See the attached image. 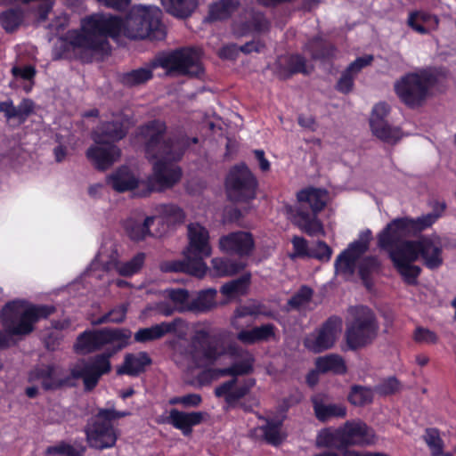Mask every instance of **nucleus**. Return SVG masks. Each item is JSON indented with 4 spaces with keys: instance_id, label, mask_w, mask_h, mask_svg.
Listing matches in <instances>:
<instances>
[{
    "instance_id": "f257e3e1",
    "label": "nucleus",
    "mask_w": 456,
    "mask_h": 456,
    "mask_svg": "<svg viewBox=\"0 0 456 456\" xmlns=\"http://www.w3.org/2000/svg\"><path fill=\"white\" fill-rule=\"evenodd\" d=\"M161 19L162 12L155 6L133 7L124 19L93 13L81 20L79 29L68 33L60 47L61 55L66 57L69 49H79L80 61L92 62L94 54L107 53L110 48L108 37H116L121 33L130 39L163 40L166 31Z\"/></svg>"
},
{
    "instance_id": "f03ea898",
    "label": "nucleus",
    "mask_w": 456,
    "mask_h": 456,
    "mask_svg": "<svg viewBox=\"0 0 456 456\" xmlns=\"http://www.w3.org/2000/svg\"><path fill=\"white\" fill-rule=\"evenodd\" d=\"M139 135L144 140L146 158L153 163V175L149 181L142 183L143 188L137 194L149 196L152 191H162L174 187L182 178V168L175 165L181 160L191 143H197L198 137L190 138L177 135L164 138L167 125L160 119H152L138 128Z\"/></svg>"
},
{
    "instance_id": "7ed1b4c3",
    "label": "nucleus",
    "mask_w": 456,
    "mask_h": 456,
    "mask_svg": "<svg viewBox=\"0 0 456 456\" xmlns=\"http://www.w3.org/2000/svg\"><path fill=\"white\" fill-rule=\"evenodd\" d=\"M445 208V203H436L432 213L417 218L403 216L393 219L378 234V247L389 248L400 241L408 240V238L418 236L437 221Z\"/></svg>"
},
{
    "instance_id": "20e7f679",
    "label": "nucleus",
    "mask_w": 456,
    "mask_h": 456,
    "mask_svg": "<svg viewBox=\"0 0 456 456\" xmlns=\"http://www.w3.org/2000/svg\"><path fill=\"white\" fill-rule=\"evenodd\" d=\"M23 301L7 302L1 310L0 318L3 327L12 335H29L35 330V324L47 319L56 312L53 305H29L22 312Z\"/></svg>"
},
{
    "instance_id": "39448f33",
    "label": "nucleus",
    "mask_w": 456,
    "mask_h": 456,
    "mask_svg": "<svg viewBox=\"0 0 456 456\" xmlns=\"http://www.w3.org/2000/svg\"><path fill=\"white\" fill-rule=\"evenodd\" d=\"M256 359L251 353H247V356L234 362L226 368L219 369L221 376H231L232 379L223 382L215 388V395L224 399L227 408H235L239 401L249 394L250 390L256 386V379L253 378L243 380L239 386L235 387L239 376L251 374L254 371Z\"/></svg>"
},
{
    "instance_id": "423d86ee",
    "label": "nucleus",
    "mask_w": 456,
    "mask_h": 456,
    "mask_svg": "<svg viewBox=\"0 0 456 456\" xmlns=\"http://www.w3.org/2000/svg\"><path fill=\"white\" fill-rule=\"evenodd\" d=\"M132 331L125 328H102L86 330L76 340L74 348L80 354H91L102 350L107 345L112 347L104 353H111V356L127 347L131 344Z\"/></svg>"
},
{
    "instance_id": "0eeeda50",
    "label": "nucleus",
    "mask_w": 456,
    "mask_h": 456,
    "mask_svg": "<svg viewBox=\"0 0 456 456\" xmlns=\"http://www.w3.org/2000/svg\"><path fill=\"white\" fill-rule=\"evenodd\" d=\"M352 320L346 323L345 340L351 351L364 348L377 338L379 324L375 313L366 305L351 309Z\"/></svg>"
},
{
    "instance_id": "6e6552de",
    "label": "nucleus",
    "mask_w": 456,
    "mask_h": 456,
    "mask_svg": "<svg viewBox=\"0 0 456 456\" xmlns=\"http://www.w3.org/2000/svg\"><path fill=\"white\" fill-rule=\"evenodd\" d=\"M129 415L130 412L126 411L100 409L85 428L88 446L100 451L114 447L118 435L112 421Z\"/></svg>"
},
{
    "instance_id": "1a4fd4ad",
    "label": "nucleus",
    "mask_w": 456,
    "mask_h": 456,
    "mask_svg": "<svg viewBox=\"0 0 456 456\" xmlns=\"http://www.w3.org/2000/svg\"><path fill=\"white\" fill-rule=\"evenodd\" d=\"M224 184L226 199L232 203L248 204L256 199L259 182L244 162L229 169Z\"/></svg>"
},
{
    "instance_id": "9d476101",
    "label": "nucleus",
    "mask_w": 456,
    "mask_h": 456,
    "mask_svg": "<svg viewBox=\"0 0 456 456\" xmlns=\"http://www.w3.org/2000/svg\"><path fill=\"white\" fill-rule=\"evenodd\" d=\"M435 77L427 71L409 72L396 80L395 92L400 101L410 108L420 106L426 100Z\"/></svg>"
},
{
    "instance_id": "9b49d317",
    "label": "nucleus",
    "mask_w": 456,
    "mask_h": 456,
    "mask_svg": "<svg viewBox=\"0 0 456 456\" xmlns=\"http://www.w3.org/2000/svg\"><path fill=\"white\" fill-rule=\"evenodd\" d=\"M200 59V53L193 47H179L158 52L151 60V68H161L168 76L189 74Z\"/></svg>"
},
{
    "instance_id": "f8f14e48",
    "label": "nucleus",
    "mask_w": 456,
    "mask_h": 456,
    "mask_svg": "<svg viewBox=\"0 0 456 456\" xmlns=\"http://www.w3.org/2000/svg\"><path fill=\"white\" fill-rule=\"evenodd\" d=\"M189 245L183 251V260L164 261L163 273H183L200 278V222L188 225Z\"/></svg>"
},
{
    "instance_id": "ddd939ff",
    "label": "nucleus",
    "mask_w": 456,
    "mask_h": 456,
    "mask_svg": "<svg viewBox=\"0 0 456 456\" xmlns=\"http://www.w3.org/2000/svg\"><path fill=\"white\" fill-rule=\"evenodd\" d=\"M111 353H102L94 357L91 362H82L70 370V377L81 379L86 391H92L98 385L100 379L111 370Z\"/></svg>"
},
{
    "instance_id": "4468645a",
    "label": "nucleus",
    "mask_w": 456,
    "mask_h": 456,
    "mask_svg": "<svg viewBox=\"0 0 456 456\" xmlns=\"http://www.w3.org/2000/svg\"><path fill=\"white\" fill-rule=\"evenodd\" d=\"M189 329V323L183 318L177 317L171 322H162L150 327L140 328L134 334V342L147 344L161 339L167 334H175L179 339L186 340Z\"/></svg>"
},
{
    "instance_id": "2eb2a0df",
    "label": "nucleus",
    "mask_w": 456,
    "mask_h": 456,
    "mask_svg": "<svg viewBox=\"0 0 456 456\" xmlns=\"http://www.w3.org/2000/svg\"><path fill=\"white\" fill-rule=\"evenodd\" d=\"M208 240V231L201 226V278L208 272L212 273L215 277L232 276L246 268V264L241 261L216 257L212 259V270H209L208 265L202 260L204 256H209L211 254Z\"/></svg>"
},
{
    "instance_id": "dca6fc26",
    "label": "nucleus",
    "mask_w": 456,
    "mask_h": 456,
    "mask_svg": "<svg viewBox=\"0 0 456 456\" xmlns=\"http://www.w3.org/2000/svg\"><path fill=\"white\" fill-rule=\"evenodd\" d=\"M341 327L342 319L337 315H332L322 324L316 333H312L305 338L304 346L315 354L330 349L335 344Z\"/></svg>"
},
{
    "instance_id": "f3484780",
    "label": "nucleus",
    "mask_w": 456,
    "mask_h": 456,
    "mask_svg": "<svg viewBox=\"0 0 456 456\" xmlns=\"http://www.w3.org/2000/svg\"><path fill=\"white\" fill-rule=\"evenodd\" d=\"M130 128V119L125 114L113 115L109 121H102L92 132V139L95 143H113L126 137Z\"/></svg>"
},
{
    "instance_id": "a211bd4d",
    "label": "nucleus",
    "mask_w": 456,
    "mask_h": 456,
    "mask_svg": "<svg viewBox=\"0 0 456 456\" xmlns=\"http://www.w3.org/2000/svg\"><path fill=\"white\" fill-rule=\"evenodd\" d=\"M390 112V107L386 102H379L374 105L370 118V130L378 139L387 143H395L401 137L399 127L392 126L387 121Z\"/></svg>"
},
{
    "instance_id": "6ab92c4d",
    "label": "nucleus",
    "mask_w": 456,
    "mask_h": 456,
    "mask_svg": "<svg viewBox=\"0 0 456 456\" xmlns=\"http://www.w3.org/2000/svg\"><path fill=\"white\" fill-rule=\"evenodd\" d=\"M254 248L255 240L253 235L248 232H232L219 239L220 250L230 256H248Z\"/></svg>"
},
{
    "instance_id": "aec40b11",
    "label": "nucleus",
    "mask_w": 456,
    "mask_h": 456,
    "mask_svg": "<svg viewBox=\"0 0 456 456\" xmlns=\"http://www.w3.org/2000/svg\"><path fill=\"white\" fill-rule=\"evenodd\" d=\"M86 156L95 169H109L121 156V149L113 143H95L86 151Z\"/></svg>"
},
{
    "instance_id": "412c9836",
    "label": "nucleus",
    "mask_w": 456,
    "mask_h": 456,
    "mask_svg": "<svg viewBox=\"0 0 456 456\" xmlns=\"http://www.w3.org/2000/svg\"><path fill=\"white\" fill-rule=\"evenodd\" d=\"M275 73L281 80H288L296 74L308 75L306 59L299 53L281 55L275 62Z\"/></svg>"
},
{
    "instance_id": "4be33fe9",
    "label": "nucleus",
    "mask_w": 456,
    "mask_h": 456,
    "mask_svg": "<svg viewBox=\"0 0 456 456\" xmlns=\"http://www.w3.org/2000/svg\"><path fill=\"white\" fill-rule=\"evenodd\" d=\"M257 418L260 420H264L265 423L254 429L253 432L256 436H258L257 433L259 432L261 439L273 446L281 444L285 439V435L282 433L285 417L269 418L258 415Z\"/></svg>"
},
{
    "instance_id": "5701e85b",
    "label": "nucleus",
    "mask_w": 456,
    "mask_h": 456,
    "mask_svg": "<svg viewBox=\"0 0 456 456\" xmlns=\"http://www.w3.org/2000/svg\"><path fill=\"white\" fill-rule=\"evenodd\" d=\"M269 22L264 13L260 12H250L244 20L232 23V32L235 37H246L253 33H261L268 30Z\"/></svg>"
},
{
    "instance_id": "b1692460",
    "label": "nucleus",
    "mask_w": 456,
    "mask_h": 456,
    "mask_svg": "<svg viewBox=\"0 0 456 456\" xmlns=\"http://www.w3.org/2000/svg\"><path fill=\"white\" fill-rule=\"evenodd\" d=\"M106 183L115 191L121 193L138 188L140 180L134 175L129 167L123 165L106 176ZM142 186L143 187V185Z\"/></svg>"
},
{
    "instance_id": "393cba45",
    "label": "nucleus",
    "mask_w": 456,
    "mask_h": 456,
    "mask_svg": "<svg viewBox=\"0 0 456 456\" xmlns=\"http://www.w3.org/2000/svg\"><path fill=\"white\" fill-rule=\"evenodd\" d=\"M151 363L152 359L145 351L127 353L124 356L122 364L118 367L117 374L138 377L144 373L147 367L151 365Z\"/></svg>"
},
{
    "instance_id": "a878e982",
    "label": "nucleus",
    "mask_w": 456,
    "mask_h": 456,
    "mask_svg": "<svg viewBox=\"0 0 456 456\" xmlns=\"http://www.w3.org/2000/svg\"><path fill=\"white\" fill-rule=\"evenodd\" d=\"M419 239L400 241L389 248H382L388 253L393 265L398 263H414L419 258Z\"/></svg>"
},
{
    "instance_id": "bb28decb",
    "label": "nucleus",
    "mask_w": 456,
    "mask_h": 456,
    "mask_svg": "<svg viewBox=\"0 0 456 456\" xmlns=\"http://www.w3.org/2000/svg\"><path fill=\"white\" fill-rule=\"evenodd\" d=\"M299 204L297 208L305 209L308 207L312 214L318 215L327 204V191L325 189L307 187L297 193Z\"/></svg>"
},
{
    "instance_id": "cd10ccee",
    "label": "nucleus",
    "mask_w": 456,
    "mask_h": 456,
    "mask_svg": "<svg viewBox=\"0 0 456 456\" xmlns=\"http://www.w3.org/2000/svg\"><path fill=\"white\" fill-rule=\"evenodd\" d=\"M419 257L429 270H437L444 264L443 248L428 237L419 239Z\"/></svg>"
},
{
    "instance_id": "c85d7f7f",
    "label": "nucleus",
    "mask_w": 456,
    "mask_h": 456,
    "mask_svg": "<svg viewBox=\"0 0 456 456\" xmlns=\"http://www.w3.org/2000/svg\"><path fill=\"white\" fill-rule=\"evenodd\" d=\"M369 428L362 421H347L343 428L338 429L339 445L347 446L366 442Z\"/></svg>"
},
{
    "instance_id": "c756f323",
    "label": "nucleus",
    "mask_w": 456,
    "mask_h": 456,
    "mask_svg": "<svg viewBox=\"0 0 456 456\" xmlns=\"http://www.w3.org/2000/svg\"><path fill=\"white\" fill-rule=\"evenodd\" d=\"M315 418L325 423L332 418H345L346 416V408L341 403H325L324 398L321 395H315L311 397Z\"/></svg>"
},
{
    "instance_id": "7c9ffc66",
    "label": "nucleus",
    "mask_w": 456,
    "mask_h": 456,
    "mask_svg": "<svg viewBox=\"0 0 456 456\" xmlns=\"http://www.w3.org/2000/svg\"><path fill=\"white\" fill-rule=\"evenodd\" d=\"M276 327L273 323H265L250 330H241L237 333V339L244 345H255L267 342L275 338Z\"/></svg>"
},
{
    "instance_id": "2f4dec72",
    "label": "nucleus",
    "mask_w": 456,
    "mask_h": 456,
    "mask_svg": "<svg viewBox=\"0 0 456 456\" xmlns=\"http://www.w3.org/2000/svg\"><path fill=\"white\" fill-rule=\"evenodd\" d=\"M165 422L181 430L184 436H189L192 432V428L200 424V411L184 412L171 409Z\"/></svg>"
},
{
    "instance_id": "473e14b6",
    "label": "nucleus",
    "mask_w": 456,
    "mask_h": 456,
    "mask_svg": "<svg viewBox=\"0 0 456 456\" xmlns=\"http://www.w3.org/2000/svg\"><path fill=\"white\" fill-rule=\"evenodd\" d=\"M318 215L310 214L306 209L297 208L295 215L296 225L309 236L324 233L322 222Z\"/></svg>"
},
{
    "instance_id": "72a5a7b5",
    "label": "nucleus",
    "mask_w": 456,
    "mask_h": 456,
    "mask_svg": "<svg viewBox=\"0 0 456 456\" xmlns=\"http://www.w3.org/2000/svg\"><path fill=\"white\" fill-rule=\"evenodd\" d=\"M155 68L151 67V61L147 68H139L124 72L119 75V82L126 87H134L146 84L153 77Z\"/></svg>"
},
{
    "instance_id": "f704fd0d",
    "label": "nucleus",
    "mask_w": 456,
    "mask_h": 456,
    "mask_svg": "<svg viewBox=\"0 0 456 456\" xmlns=\"http://www.w3.org/2000/svg\"><path fill=\"white\" fill-rule=\"evenodd\" d=\"M239 0H218L209 6L208 18L210 20H227L239 9Z\"/></svg>"
},
{
    "instance_id": "c9c22d12",
    "label": "nucleus",
    "mask_w": 456,
    "mask_h": 456,
    "mask_svg": "<svg viewBox=\"0 0 456 456\" xmlns=\"http://www.w3.org/2000/svg\"><path fill=\"white\" fill-rule=\"evenodd\" d=\"M154 221V216H147L142 223L128 219L124 225L125 231L132 240L140 241L151 234L150 227L153 224Z\"/></svg>"
},
{
    "instance_id": "e433bc0d",
    "label": "nucleus",
    "mask_w": 456,
    "mask_h": 456,
    "mask_svg": "<svg viewBox=\"0 0 456 456\" xmlns=\"http://www.w3.org/2000/svg\"><path fill=\"white\" fill-rule=\"evenodd\" d=\"M315 366L318 372L327 373L333 372L334 374L342 375L347 370L344 359L338 354H329L323 357H319L316 360Z\"/></svg>"
},
{
    "instance_id": "4c0bfd02",
    "label": "nucleus",
    "mask_w": 456,
    "mask_h": 456,
    "mask_svg": "<svg viewBox=\"0 0 456 456\" xmlns=\"http://www.w3.org/2000/svg\"><path fill=\"white\" fill-rule=\"evenodd\" d=\"M250 283L251 273L248 272L239 278L224 283L221 287V292L229 298H232L236 296H244L248 293Z\"/></svg>"
},
{
    "instance_id": "58836bf2",
    "label": "nucleus",
    "mask_w": 456,
    "mask_h": 456,
    "mask_svg": "<svg viewBox=\"0 0 456 456\" xmlns=\"http://www.w3.org/2000/svg\"><path fill=\"white\" fill-rule=\"evenodd\" d=\"M166 12L177 18L190 16L197 6L196 0H161Z\"/></svg>"
},
{
    "instance_id": "ea45409f",
    "label": "nucleus",
    "mask_w": 456,
    "mask_h": 456,
    "mask_svg": "<svg viewBox=\"0 0 456 456\" xmlns=\"http://www.w3.org/2000/svg\"><path fill=\"white\" fill-rule=\"evenodd\" d=\"M208 337V332L201 329V358L209 361H216L221 356L225 355V344L220 339H213L207 346L203 345V340Z\"/></svg>"
},
{
    "instance_id": "a19ab883",
    "label": "nucleus",
    "mask_w": 456,
    "mask_h": 456,
    "mask_svg": "<svg viewBox=\"0 0 456 456\" xmlns=\"http://www.w3.org/2000/svg\"><path fill=\"white\" fill-rule=\"evenodd\" d=\"M380 262L377 256H368L362 259L359 264L358 273L362 283L366 288L372 285L371 274L379 272Z\"/></svg>"
},
{
    "instance_id": "79ce46f5",
    "label": "nucleus",
    "mask_w": 456,
    "mask_h": 456,
    "mask_svg": "<svg viewBox=\"0 0 456 456\" xmlns=\"http://www.w3.org/2000/svg\"><path fill=\"white\" fill-rule=\"evenodd\" d=\"M313 60H327L333 55L334 48L326 44L322 39L314 37L305 46Z\"/></svg>"
},
{
    "instance_id": "37998d69",
    "label": "nucleus",
    "mask_w": 456,
    "mask_h": 456,
    "mask_svg": "<svg viewBox=\"0 0 456 456\" xmlns=\"http://www.w3.org/2000/svg\"><path fill=\"white\" fill-rule=\"evenodd\" d=\"M397 273L401 276L403 281L409 286H417L419 283V277L421 274L422 269L414 265V263H398L394 265Z\"/></svg>"
},
{
    "instance_id": "c03bdc74",
    "label": "nucleus",
    "mask_w": 456,
    "mask_h": 456,
    "mask_svg": "<svg viewBox=\"0 0 456 456\" xmlns=\"http://www.w3.org/2000/svg\"><path fill=\"white\" fill-rule=\"evenodd\" d=\"M23 20V12L20 9H8L0 13V25L8 33L15 31Z\"/></svg>"
},
{
    "instance_id": "a18cd8bd",
    "label": "nucleus",
    "mask_w": 456,
    "mask_h": 456,
    "mask_svg": "<svg viewBox=\"0 0 456 456\" xmlns=\"http://www.w3.org/2000/svg\"><path fill=\"white\" fill-rule=\"evenodd\" d=\"M373 392L370 388L360 385H354L351 387L348 395V401L354 406H363L372 403Z\"/></svg>"
},
{
    "instance_id": "49530a36",
    "label": "nucleus",
    "mask_w": 456,
    "mask_h": 456,
    "mask_svg": "<svg viewBox=\"0 0 456 456\" xmlns=\"http://www.w3.org/2000/svg\"><path fill=\"white\" fill-rule=\"evenodd\" d=\"M159 213L165 221L170 224H180L185 220V213L177 205L164 204L159 207Z\"/></svg>"
},
{
    "instance_id": "de8ad7c7",
    "label": "nucleus",
    "mask_w": 456,
    "mask_h": 456,
    "mask_svg": "<svg viewBox=\"0 0 456 456\" xmlns=\"http://www.w3.org/2000/svg\"><path fill=\"white\" fill-rule=\"evenodd\" d=\"M186 342L187 345L181 354L190 360L194 367L200 368V330H195L191 340Z\"/></svg>"
},
{
    "instance_id": "09e8293b",
    "label": "nucleus",
    "mask_w": 456,
    "mask_h": 456,
    "mask_svg": "<svg viewBox=\"0 0 456 456\" xmlns=\"http://www.w3.org/2000/svg\"><path fill=\"white\" fill-rule=\"evenodd\" d=\"M144 253H138L129 261L120 264L118 266V273L124 277H130L137 273L144 264Z\"/></svg>"
},
{
    "instance_id": "8fccbe9b",
    "label": "nucleus",
    "mask_w": 456,
    "mask_h": 456,
    "mask_svg": "<svg viewBox=\"0 0 456 456\" xmlns=\"http://www.w3.org/2000/svg\"><path fill=\"white\" fill-rule=\"evenodd\" d=\"M424 440L431 450L433 456H441L444 452V441L437 428H428L425 430Z\"/></svg>"
},
{
    "instance_id": "3c124183",
    "label": "nucleus",
    "mask_w": 456,
    "mask_h": 456,
    "mask_svg": "<svg viewBox=\"0 0 456 456\" xmlns=\"http://www.w3.org/2000/svg\"><path fill=\"white\" fill-rule=\"evenodd\" d=\"M412 338L418 344L435 345L438 342V336L436 332L421 326L415 329Z\"/></svg>"
},
{
    "instance_id": "603ef678",
    "label": "nucleus",
    "mask_w": 456,
    "mask_h": 456,
    "mask_svg": "<svg viewBox=\"0 0 456 456\" xmlns=\"http://www.w3.org/2000/svg\"><path fill=\"white\" fill-rule=\"evenodd\" d=\"M331 255V248L323 240H318L314 247L310 248V258L328 262L330 261Z\"/></svg>"
},
{
    "instance_id": "864d4df0",
    "label": "nucleus",
    "mask_w": 456,
    "mask_h": 456,
    "mask_svg": "<svg viewBox=\"0 0 456 456\" xmlns=\"http://www.w3.org/2000/svg\"><path fill=\"white\" fill-rule=\"evenodd\" d=\"M356 260L348 255L343 256V251L338 256L335 261L336 272L345 274H353L355 269Z\"/></svg>"
},
{
    "instance_id": "5fc2aeb1",
    "label": "nucleus",
    "mask_w": 456,
    "mask_h": 456,
    "mask_svg": "<svg viewBox=\"0 0 456 456\" xmlns=\"http://www.w3.org/2000/svg\"><path fill=\"white\" fill-rule=\"evenodd\" d=\"M77 450L71 444L61 441L57 444L51 445L46 447L45 451V456H56V455H62V456H70L74 454Z\"/></svg>"
},
{
    "instance_id": "6e6d98bb",
    "label": "nucleus",
    "mask_w": 456,
    "mask_h": 456,
    "mask_svg": "<svg viewBox=\"0 0 456 456\" xmlns=\"http://www.w3.org/2000/svg\"><path fill=\"white\" fill-rule=\"evenodd\" d=\"M34 110V102L30 99H23L18 106H15L14 114L15 118L20 122V124H23L30 114H32Z\"/></svg>"
},
{
    "instance_id": "4d7b16f0",
    "label": "nucleus",
    "mask_w": 456,
    "mask_h": 456,
    "mask_svg": "<svg viewBox=\"0 0 456 456\" xmlns=\"http://www.w3.org/2000/svg\"><path fill=\"white\" fill-rule=\"evenodd\" d=\"M354 77L355 76L349 69H346L337 82V91L345 94L350 93L354 85Z\"/></svg>"
},
{
    "instance_id": "13d9d810",
    "label": "nucleus",
    "mask_w": 456,
    "mask_h": 456,
    "mask_svg": "<svg viewBox=\"0 0 456 456\" xmlns=\"http://www.w3.org/2000/svg\"><path fill=\"white\" fill-rule=\"evenodd\" d=\"M369 248L368 241L355 240L349 244L348 248L343 251V256L348 255L356 261Z\"/></svg>"
},
{
    "instance_id": "bf43d9fd",
    "label": "nucleus",
    "mask_w": 456,
    "mask_h": 456,
    "mask_svg": "<svg viewBox=\"0 0 456 456\" xmlns=\"http://www.w3.org/2000/svg\"><path fill=\"white\" fill-rule=\"evenodd\" d=\"M170 405L182 404L183 407H193L200 404V395L188 394L183 396H174L169 399Z\"/></svg>"
},
{
    "instance_id": "052dcab7",
    "label": "nucleus",
    "mask_w": 456,
    "mask_h": 456,
    "mask_svg": "<svg viewBox=\"0 0 456 456\" xmlns=\"http://www.w3.org/2000/svg\"><path fill=\"white\" fill-rule=\"evenodd\" d=\"M216 289H201V313L208 312L216 305Z\"/></svg>"
},
{
    "instance_id": "680f3d73",
    "label": "nucleus",
    "mask_w": 456,
    "mask_h": 456,
    "mask_svg": "<svg viewBox=\"0 0 456 456\" xmlns=\"http://www.w3.org/2000/svg\"><path fill=\"white\" fill-rule=\"evenodd\" d=\"M400 389V382L395 378L391 377L384 380L378 387L380 395H393Z\"/></svg>"
},
{
    "instance_id": "e2e57ef3",
    "label": "nucleus",
    "mask_w": 456,
    "mask_h": 456,
    "mask_svg": "<svg viewBox=\"0 0 456 456\" xmlns=\"http://www.w3.org/2000/svg\"><path fill=\"white\" fill-rule=\"evenodd\" d=\"M291 242L295 250V256L309 257L310 248H308L307 240L305 238L294 236Z\"/></svg>"
},
{
    "instance_id": "0e129e2a",
    "label": "nucleus",
    "mask_w": 456,
    "mask_h": 456,
    "mask_svg": "<svg viewBox=\"0 0 456 456\" xmlns=\"http://www.w3.org/2000/svg\"><path fill=\"white\" fill-rule=\"evenodd\" d=\"M240 50L237 44L232 43L224 45L218 52V56L222 60L235 61L239 57Z\"/></svg>"
},
{
    "instance_id": "69168bd1",
    "label": "nucleus",
    "mask_w": 456,
    "mask_h": 456,
    "mask_svg": "<svg viewBox=\"0 0 456 456\" xmlns=\"http://www.w3.org/2000/svg\"><path fill=\"white\" fill-rule=\"evenodd\" d=\"M373 55H365L356 58L353 62L346 68L354 76H356L363 68L369 66L373 61Z\"/></svg>"
},
{
    "instance_id": "338daca9",
    "label": "nucleus",
    "mask_w": 456,
    "mask_h": 456,
    "mask_svg": "<svg viewBox=\"0 0 456 456\" xmlns=\"http://www.w3.org/2000/svg\"><path fill=\"white\" fill-rule=\"evenodd\" d=\"M127 306L126 305H119L107 314L111 323H122L126 317Z\"/></svg>"
},
{
    "instance_id": "774afa93",
    "label": "nucleus",
    "mask_w": 456,
    "mask_h": 456,
    "mask_svg": "<svg viewBox=\"0 0 456 456\" xmlns=\"http://www.w3.org/2000/svg\"><path fill=\"white\" fill-rule=\"evenodd\" d=\"M69 378L66 379H56L54 375H51L45 380L41 381L42 387L46 390H56L59 389L68 384Z\"/></svg>"
}]
</instances>
